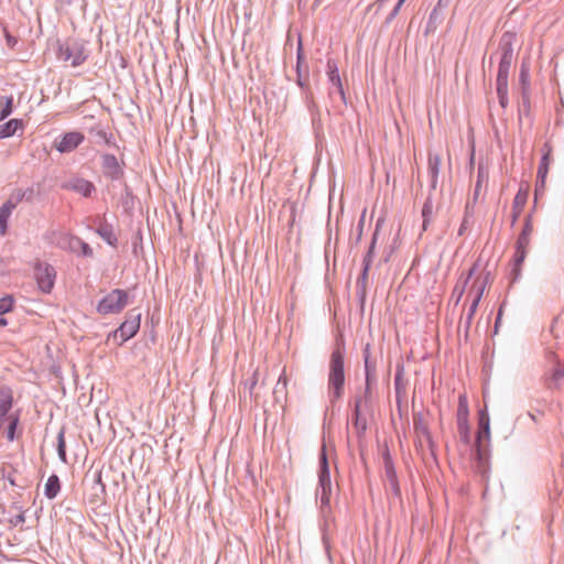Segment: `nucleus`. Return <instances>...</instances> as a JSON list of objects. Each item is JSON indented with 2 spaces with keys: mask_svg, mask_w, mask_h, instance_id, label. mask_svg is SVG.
Segmentation results:
<instances>
[{
  "mask_svg": "<svg viewBox=\"0 0 564 564\" xmlns=\"http://www.w3.org/2000/svg\"><path fill=\"white\" fill-rule=\"evenodd\" d=\"M104 164L106 166H116L117 165V160L113 155H105L104 156Z\"/></svg>",
  "mask_w": 564,
  "mask_h": 564,
  "instance_id": "7c9ffc66",
  "label": "nucleus"
},
{
  "mask_svg": "<svg viewBox=\"0 0 564 564\" xmlns=\"http://www.w3.org/2000/svg\"><path fill=\"white\" fill-rule=\"evenodd\" d=\"M478 304H479V302H475V300H471V304H470L469 312H468L469 321L474 317V315L477 311Z\"/></svg>",
  "mask_w": 564,
  "mask_h": 564,
  "instance_id": "2f4dec72",
  "label": "nucleus"
},
{
  "mask_svg": "<svg viewBox=\"0 0 564 564\" xmlns=\"http://www.w3.org/2000/svg\"><path fill=\"white\" fill-rule=\"evenodd\" d=\"M532 230H533V228H532V225L530 221V217H528L522 232H527L528 237H530Z\"/></svg>",
  "mask_w": 564,
  "mask_h": 564,
  "instance_id": "72a5a7b5",
  "label": "nucleus"
},
{
  "mask_svg": "<svg viewBox=\"0 0 564 564\" xmlns=\"http://www.w3.org/2000/svg\"><path fill=\"white\" fill-rule=\"evenodd\" d=\"M431 213H432V205L430 203L424 204L423 209H422L423 216L426 217Z\"/></svg>",
  "mask_w": 564,
  "mask_h": 564,
  "instance_id": "f704fd0d",
  "label": "nucleus"
},
{
  "mask_svg": "<svg viewBox=\"0 0 564 564\" xmlns=\"http://www.w3.org/2000/svg\"><path fill=\"white\" fill-rule=\"evenodd\" d=\"M21 198L22 196L18 194L15 199L11 197L0 207V236H4L7 234L8 220Z\"/></svg>",
  "mask_w": 564,
  "mask_h": 564,
  "instance_id": "9b49d317",
  "label": "nucleus"
},
{
  "mask_svg": "<svg viewBox=\"0 0 564 564\" xmlns=\"http://www.w3.org/2000/svg\"><path fill=\"white\" fill-rule=\"evenodd\" d=\"M7 325V321L4 318H0V326H6Z\"/></svg>",
  "mask_w": 564,
  "mask_h": 564,
  "instance_id": "79ce46f5",
  "label": "nucleus"
},
{
  "mask_svg": "<svg viewBox=\"0 0 564 564\" xmlns=\"http://www.w3.org/2000/svg\"><path fill=\"white\" fill-rule=\"evenodd\" d=\"M85 137L79 131H70L65 133L59 141L55 143V148L61 153H67L75 150L83 141Z\"/></svg>",
  "mask_w": 564,
  "mask_h": 564,
  "instance_id": "9d476101",
  "label": "nucleus"
},
{
  "mask_svg": "<svg viewBox=\"0 0 564 564\" xmlns=\"http://www.w3.org/2000/svg\"><path fill=\"white\" fill-rule=\"evenodd\" d=\"M13 299L11 296H4L0 299V315H3L12 310Z\"/></svg>",
  "mask_w": 564,
  "mask_h": 564,
  "instance_id": "bb28decb",
  "label": "nucleus"
},
{
  "mask_svg": "<svg viewBox=\"0 0 564 564\" xmlns=\"http://www.w3.org/2000/svg\"><path fill=\"white\" fill-rule=\"evenodd\" d=\"M23 129V122L20 119H11L0 126V139H6L15 134L18 130Z\"/></svg>",
  "mask_w": 564,
  "mask_h": 564,
  "instance_id": "4468645a",
  "label": "nucleus"
},
{
  "mask_svg": "<svg viewBox=\"0 0 564 564\" xmlns=\"http://www.w3.org/2000/svg\"><path fill=\"white\" fill-rule=\"evenodd\" d=\"M13 110V97L8 96L0 100V121L4 120L12 113Z\"/></svg>",
  "mask_w": 564,
  "mask_h": 564,
  "instance_id": "aec40b11",
  "label": "nucleus"
},
{
  "mask_svg": "<svg viewBox=\"0 0 564 564\" xmlns=\"http://www.w3.org/2000/svg\"><path fill=\"white\" fill-rule=\"evenodd\" d=\"M511 62H512V48L510 46V41H509L508 46L503 50L499 66L510 68Z\"/></svg>",
  "mask_w": 564,
  "mask_h": 564,
  "instance_id": "b1692460",
  "label": "nucleus"
},
{
  "mask_svg": "<svg viewBox=\"0 0 564 564\" xmlns=\"http://www.w3.org/2000/svg\"><path fill=\"white\" fill-rule=\"evenodd\" d=\"M319 482L323 488V495L321 498L322 503H328L329 498L327 495V490H330V477H329V470H328L326 455L324 452L322 453V456H321Z\"/></svg>",
  "mask_w": 564,
  "mask_h": 564,
  "instance_id": "f8f14e48",
  "label": "nucleus"
},
{
  "mask_svg": "<svg viewBox=\"0 0 564 564\" xmlns=\"http://www.w3.org/2000/svg\"><path fill=\"white\" fill-rule=\"evenodd\" d=\"M23 521H24V517H23V514H19V516L17 517V522H15V523H18V522H23Z\"/></svg>",
  "mask_w": 564,
  "mask_h": 564,
  "instance_id": "a19ab883",
  "label": "nucleus"
},
{
  "mask_svg": "<svg viewBox=\"0 0 564 564\" xmlns=\"http://www.w3.org/2000/svg\"><path fill=\"white\" fill-rule=\"evenodd\" d=\"M344 384V350L337 347L333 350L329 360L328 392L332 402H335L343 395Z\"/></svg>",
  "mask_w": 564,
  "mask_h": 564,
  "instance_id": "f257e3e1",
  "label": "nucleus"
},
{
  "mask_svg": "<svg viewBox=\"0 0 564 564\" xmlns=\"http://www.w3.org/2000/svg\"><path fill=\"white\" fill-rule=\"evenodd\" d=\"M355 415H356V423H359V419L361 415V401H356L355 403Z\"/></svg>",
  "mask_w": 564,
  "mask_h": 564,
  "instance_id": "473e14b6",
  "label": "nucleus"
},
{
  "mask_svg": "<svg viewBox=\"0 0 564 564\" xmlns=\"http://www.w3.org/2000/svg\"><path fill=\"white\" fill-rule=\"evenodd\" d=\"M58 456L63 462H66L65 440L63 433L58 436Z\"/></svg>",
  "mask_w": 564,
  "mask_h": 564,
  "instance_id": "cd10ccee",
  "label": "nucleus"
},
{
  "mask_svg": "<svg viewBox=\"0 0 564 564\" xmlns=\"http://www.w3.org/2000/svg\"><path fill=\"white\" fill-rule=\"evenodd\" d=\"M442 159L438 154L429 155V172L432 178V185L435 186L437 183Z\"/></svg>",
  "mask_w": 564,
  "mask_h": 564,
  "instance_id": "dca6fc26",
  "label": "nucleus"
},
{
  "mask_svg": "<svg viewBox=\"0 0 564 564\" xmlns=\"http://www.w3.org/2000/svg\"><path fill=\"white\" fill-rule=\"evenodd\" d=\"M7 41L10 46L15 44V40L10 34H7Z\"/></svg>",
  "mask_w": 564,
  "mask_h": 564,
  "instance_id": "4c0bfd02",
  "label": "nucleus"
},
{
  "mask_svg": "<svg viewBox=\"0 0 564 564\" xmlns=\"http://www.w3.org/2000/svg\"><path fill=\"white\" fill-rule=\"evenodd\" d=\"M17 424H18V419L17 417L12 419L11 423L8 427V440L9 441H13V438H14V432L17 429Z\"/></svg>",
  "mask_w": 564,
  "mask_h": 564,
  "instance_id": "c756f323",
  "label": "nucleus"
},
{
  "mask_svg": "<svg viewBox=\"0 0 564 564\" xmlns=\"http://www.w3.org/2000/svg\"><path fill=\"white\" fill-rule=\"evenodd\" d=\"M58 58L69 62L72 66H78L86 59L84 46L77 42H66L59 46Z\"/></svg>",
  "mask_w": 564,
  "mask_h": 564,
  "instance_id": "20e7f679",
  "label": "nucleus"
},
{
  "mask_svg": "<svg viewBox=\"0 0 564 564\" xmlns=\"http://www.w3.org/2000/svg\"><path fill=\"white\" fill-rule=\"evenodd\" d=\"M128 292L115 289L99 301L97 312L101 315L119 314L128 305Z\"/></svg>",
  "mask_w": 564,
  "mask_h": 564,
  "instance_id": "7ed1b4c3",
  "label": "nucleus"
},
{
  "mask_svg": "<svg viewBox=\"0 0 564 564\" xmlns=\"http://www.w3.org/2000/svg\"><path fill=\"white\" fill-rule=\"evenodd\" d=\"M365 368L367 384H369L371 377L375 375V368L369 365V345L365 349Z\"/></svg>",
  "mask_w": 564,
  "mask_h": 564,
  "instance_id": "a878e982",
  "label": "nucleus"
},
{
  "mask_svg": "<svg viewBox=\"0 0 564 564\" xmlns=\"http://www.w3.org/2000/svg\"><path fill=\"white\" fill-rule=\"evenodd\" d=\"M387 473H388V475H389L390 479H391L392 481H394V473H393V470H392L390 467H388V468H387Z\"/></svg>",
  "mask_w": 564,
  "mask_h": 564,
  "instance_id": "58836bf2",
  "label": "nucleus"
},
{
  "mask_svg": "<svg viewBox=\"0 0 564 564\" xmlns=\"http://www.w3.org/2000/svg\"><path fill=\"white\" fill-rule=\"evenodd\" d=\"M61 490L59 479L56 475H51L44 488V494L48 499H54Z\"/></svg>",
  "mask_w": 564,
  "mask_h": 564,
  "instance_id": "f3484780",
  "label": "nucleus"
},
{
  "mask_svg": "<svg viewBox=\"0 0 564 564\" xmlns=\"http://www.w3.org/2000/svg\"><path fill=\"white\" fill-rule=\"evenodd\" d=\"M12 406V395L8 391L0 392V415H6Z\"/></svg>",
  "mask_w": 564,
  "mask_h": 564,
  "instance_id": "412c9836",
  "label": "nucleus"
},
{
  "mask_svg": "<svg viewBox=\"0 0 564 564\" xmlns=\"http://www.w3.org/2000/svg\"><path fill=\"white\" fill-rule=\"evenodd\" d=\"M480 186H481V175L480 173L478 174V181H477V184H476V195L478 194V192L480 191Z\"/></svg>",
  "mask_w": 564,
  "mask_h": 564,
  "instance_id": "e433bc0d",
  "label": "nucleus"
},
{
  "mask_svg": "<svg viewBox=\"0 0 564 564\" xmlns=\"http://www.w3.org/2000/svg\"><path fill=\"white\" fill-rule=\"evenodd\" d=\"M140 322L141 313H134V311L129 312L127 314L126 321L115 332V336L119 334L122 341L132 338L140 328Z\"/></svg>",
  "mask_w": 564,
  "mask_h": 564,
  "instance_id": "0eeeda50",
  "label": "nucleus"
},
{
  "mask_svg": "<svg viewBox=\"0 0 564 564\" xmlns=\"http://www.w3.org/2000/svg\"><path fill=\"white\" fill-rule=\"evenodd\" d=\"M530 242V237H528L527 232H521L518 242H517V251H516V261L518 263L522 262L525 257V249L528 248Z\"/></svg>",
  "mask_w": 564,
  "mask_h": 564,
  "instance_id": "a211bd4d",
  "label": "nucleus"
},
{
  "mask_svg": "<svg viewBox=\"0 0 564 564\" xmlns=\"http://www.w3.org/2000/svg\"><path fill=\"white\" fill-rule=\"evenodd\" d=\"M508 72H509V68L499 66L498 77H497L499 93H501L502 88H506V86H507Z\"/></svg>",
  "mask_w": 564,
  "mask_h": 564,
  "instance_id": "5701e85b",
  "label": "nucleus"
},
{
  "mask_svg": "<svg viewBox=\"0 0 564 564\" xmlns=\"http://www.w3.org/2000/svg\"><path fill=\"white\" fill-rule=\"evenodd\" d=\"M468 401L466 394H459L457 406V429L463 442H469V425H468Z\"/></svg>",
  "mask_w": 564,
  "mask_h": 564,
  "instance_id": "39448f33",
  "label": "nucleus"
},
{
  "mask_svg": "<svg viewBox=\"0 0 564 564\" xmlns=\"http://www.w3.org/2000/svg\"><path fill=\"white\" fill-rule=\"evenodd\" d=\"M490 436L489 416L486 411L479 412L477 442L488 440Z\"/></svg>",
  "mask_w": 564,
  "mask_h": 564,
  "instance_id": "2eb2a0df",
  "label": "nucleus"
},
{
  "mask_svg": "<svg viewBox=\"0 0 564 564\" xmlns=\"http://www.w3.org/2000/svg\"><path fill=\"white\" fill-rule=\"evenodd\" d=\"M416 431L421 432L422 434H427V429L422 423L414 422Z\"/></svg>",
  "mask_w": 564,
  "mask_h": 564,
  "instance_id": "c9c22d12",
  "label": "nucleus"
},
{
  "mask_svg": "<svg viewBox=\"0 0 564 564\" xmlns=\"http://www.w3.org/2000/svg\"><path fill=\"white\" fill-rule=\"evenodd\" d=\"M529 191H530L529 183L524 182V183L520 184L518 193L516 194L513 203H512V212H511L512 224H514L519 219L520 215L522 214V212L527 205V202H528Z\"/></svg>",
  "mask_w": 564,
  "mask_h": 564,
  "instance_id": "1a4fd4ad",
  "label": "nucleus"
},
{
  "mask_svg": "<svg viewBox=\"0 0 564 564\" xmlns=\"http://www.w3.org/2000/svg\"><path fill=\"white\" fill-rule=\"evenodd\" d=\"M69 248L74 252H80L83 256L86 257H90L93 254V250L90 249V247L79 238H70Z\"/></svg>",
  "mask_w": 564,
  "mask_h": 564,
  "instance_id": "6ab92c4d",
  "label": "nucleus"
},
{
  "mask_svg": "<svg viewBox=\"0 0 564 564\" xmlns=\"http://www.w3.org/2000/svg\"><path fill=\"white\" fill-rule=\"evenodd\" d=\"M327 75L330 83L337 88V91L343 100H345V91L339 76L338 67L335 62H327Z\"/></svg>",
  "mask_w": 564,
  "mask_h": 564,
  "instance_id": "ddd939ff",
  "label": "nucleus"
},
{
  "mask_svg": "<svg viewBox=\"0 0 564 564\" xmlns=\"http://www.w3.org/2000/svg\"><path fill=\"white\" fill-rule=\"evenodd\" d=\"M552 378L555 381H558L564 378V364H557V366L552 372Z\"/></svg>",
  "mask_w": 564,
  "mask_h": 564,
  "instance_id": "c85d7f7f",
  "label": "nucleus"
},
{
  "mask_svg": "<svg viewBox=\"0 0 564 564\" xmlns=\"http://www.w3.org/2000/svg\"><path fill=\"white\" fill-rule=\"evenodd\" d=\"M542 151H543V155H542V160H541V163H540L539 170H538V182H536V187H535V196H538L540 191L544 189L550 164L553 160L552 159L553 149L550 143H545L543 145Z\"/></svg>",
  "mask_w": 564,
  "mask_h": 564,
  "instance_id": "6e6552de",
  "label": "nucleus"
},
{
  "mask_svg": "<svg viewBox=\"0 0 564 564\" xmlns=\"http://www.w3.org/2000/svg\"><path fill=\"white\" fill-rule=\"evenodd\" d=\"M405 0H399L395 8H394V12H398L401 8V6L404 3Z\"/></svg>",
  "mask_w": 564,
  "mask_h": 564,
  "instance_id": "ea45409f",
  "label": "nucleus"
},
{
  "mask_svg": "<svg viewBox=\"0 0 564 564\" xmlns=\"http://www.w3.org/2000/svg\"><path fill=\"white\" fill-rule=\"evenodd\" d=\"M73 188L84 196H89L94 189V186L88 181L78 180L74 183Z\"/></svg>",
  "mask_w": 564,
  "mask_h": 564,
  "instance_id": "4be33fe9",
  "label": "nucleus"
},
{
  "mask_svg": "<svg viewBox=\"0 0 564 564\" xmlns=\"http://www.w3.org/2000/svg\"><path fill=\"white\" fill-rule=\"evenodd\" d=\"M99 235L111 246H115L117 242V237L112 232L111 229L107 227H102L98 230Z\"/></svg>",
  "mask_w": 564,
  "mask_h": 564,
  "instance_id": "393cba45",
  "label": "nucleus"
},
{
  "mask_svg": "<svg viewBox=\"0 0 564 564\" xmlns=\"http://www.w3.org/2000/svg\"><path fill=\"white\" fill-rule=\"evenodd\" d=\"M35 279L39 288L44 293H50L54 286L56 272L53 267L47 263H39L34 270Z\"/></svg>",
  "mask_w": 564,
  "mask_h": 564,
  "instance_id": "423d86ee",
  "label": "nucleus"
},
{
  "mask_svg": "<svg viewBox=\"0 0 564 564\" xmlns=\"http://www.w3.org/2000/svg\"><path fill=\"white\" fill-rule=\"evenodd\" d=\"M489 283L490 273L486 270H477L476 265H474L464 281V285L459 291V297L465 289H467L468 299L475 300V302H480Z\"/></svg>",
  "mask_w": 564,
  "mask_h": 564,
  "instance_id": "f03ea898",
  "label": "nucleus"
}]
</instances>
